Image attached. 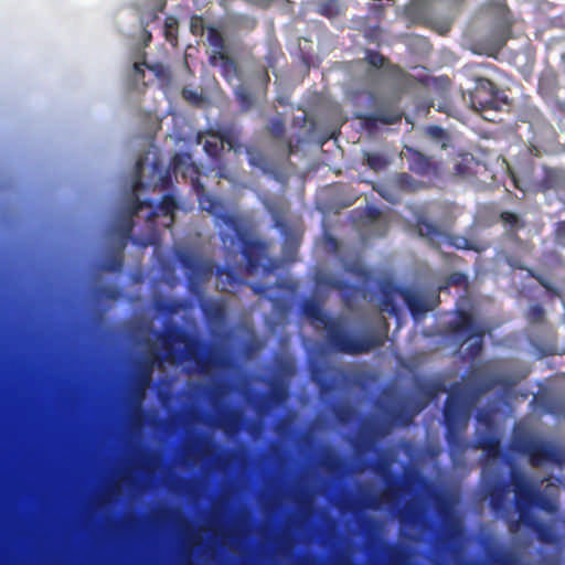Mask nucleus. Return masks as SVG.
Masks as SVG:
<instances>
[{
  "mask_svg": "<svg viewBox=\"0 0 565 565\" xmlns=\"http://www.w3.org/2000/svg\"><path fill=\"white\" fill-rule=\"evenodd\" d=\"M508 489L505 484L493 488L490 492V507L497 515L504 518Z\"/></svg>",
  "mask_w": 565,
  "mask_h": 565,
  "instance_id": "obj_26",
  "label": "nucleus"
},
{
  "mask_svg": "<svg viewBox=\"0 0 565 565\" xmlns=\"http://www.w3.org/2000/svg\"><path fill=\"white\" fill-rule=\"evenodd\" d=\"M369 223L365 228V233H362L360 228H358V223L355 222V233L359 231V235L364 239V236H382L385 234L387 230V223L385 217L381 214L380 211L375 209H371L369 212Z\"/></svg>",
  "mask_w": 565,
  "mask_h": 565,
  "instance_id": "obj_21",
  "label": "nucleus"
},
{
  "mask_svg": "<svg viewBox=\"0 0 565 565\" xmlns=\"http://www.w3.org/2000/svg\"><path fill=\"white\" fill-rule=\"evenodd\" d=\"M440 392H446L443 383H433L422 388L418 398L409 396L383 395L377 401L381 418L371 425L374 437H385L395 426L406 427Z\"/></svg>",
  "mask_w": 565,
  "mask_h": 565,
  "instance_id": "obj_2",
  "label": "nucleus"
},
{
  "mask_svg": "<svg viewBox=\"0 0 565 565\" xmlns=\"http://www.w3.org/2000/svg\"><path fill=\"white\" fill-rule=\"evenodd\" d=\"M450 531L452 532L454 535H461L462 529H461L460 522L455 519H451L450 520Z\"/></svg>",
  "mask_w": 565,
  "mask_h": 565,
  "instance_id": "obj_61",
  "label": "nucleus"
},
{
  "mask_svg": "<svg viewBox=\"0 0 565 565\" xmlns=\"http://www.w3.org/2000/svg\"><path fill=\"white\" fill-rule=\"evenodd\" d=\"M512 486L515 492V508L519 512V520L510 523V532L515 533L519 525L524 524L537 533L541 542L554 543L556 539L554 531L536 520L531 514V508L537 507L547 513H554L557 510L555 493H540L535 484L516 470L512 471Z\"/></svg>",
  "mask_w": 565,
  "mask_h": 565,
  "instance_id": "obj_3",
  "label": "nucleus"
},
{
  "mask_svg": "<svg viewBox=\"0 0 565 565\" xmlns=\"http://www.w3.org/2000/svg\"><path fill=\"white\" fill-rule=\"evenodd\" d=\"M536 279L539 280V282H540V284H541V285H542V286H543V287H544L548 292H551V294H553V295H555V296H557V297H559V296H561V294H559L558 289L554 288V287L548 282V280H547V279H545V278H543V277H541V276L536 277Z\"/></svg>",
  "mask_w": 565,
  "mask_h": 565,
  "instance_id": "obj_58",
  "label": "nucleus"
},
{
  "mask_svg": "<svg viewBox=\"0 0 565 565\" xmlns=\"http://www.w3.org/2000/svg\"><path fill=\"white\" fill-rule=\"evenodd\" d=\"M470 92L471 107L478 111L486 109L500 110L508 105V98L495 88L494 84L487 78L476 77L473 86L467 88Z\"/></svg>",
  "mask_w": 565,
  "mask_h": 565,
  "instance_id": "obj_8",
  "label": "nucleus"
},
{
  "mask_svg": "<svg viewBox=\"0 0 565 565\" xmlns=\"http://www.w3.org/2000/svg\"><path fill=\"white\" fill-rule=\"evenodd\" d=\"M154 361H162L159 354H154L153 359L143 360L136 373L135 383L132 387L134 406L138 412H141V403L146 397V392L152 383L153 364Z\"/></svg>",
  "mask_w": 565,
  "mask_h": 565,
  "instance_id": "obj_14",
  "label": "nucleus"
},
{
  "mask_svg": "<svg viewBox=\"0 0 565 565\" xmlns=\"http://www.w3.org/2000/svg\"><path fill=\"white\" fill-rule=\"evenodd\" d=\"M322 326L326 330V344L331 351L353 354V333L345 332L338 318H330Z\"/></svg>",
  "mask_w": 565,
  "mask_h": 565,
  "instance_id": "obj_12",
  "label": "nucleus"
},
{
  "mask_svg": "<svg viewBox=\"0 0 565 565\" xmlns=\"http://www.w3.org/2000/svg\"><path fill=\"white\" fill-rule=\"evenodd\" d=\"M145 206L152 207V201H142L137 195H135L128 206L129 216L132 217L134 215L138 214V212L141 211Z\"/></svg>",
  "mask_w": 565,
  "mask_h": 565,
  "instance_id": "obj_46",
  "label": "nucleus"
},
{
  "mask_svg": "<svg viewBox=\"0 0 565 565\" xmlns=\"http://www.w3.org/2000/svg\"><path fill=\"white\" fill-rule=\"evenodd\" d=\"M487 375H473L465 382L455 383L445 404L444 417L447 427L446 439L455 466L463 463L465 454L470 444L465 439L463 433L468 427L472 407L479 398L504 382L497 367Z\"/></svg>",
  "mask_w": 565,
  "mask_h": 565,
  "instance_id": "obj_1",
  "label": "nucleus"
},
{
  "mask_svg": "<svg viewBox=\"0 0 565 565\" xmlns=\"http://www.w3.org/2000/svg\"><path fill=\"white\" fill-rule=\"evenodd\" d=\"M243 257L246 263V269L253 273L258 269L262 264L264 245L258 241H246L242 249Z\"/></svg>",
  "mask_w": 565,
  "mask_h": 565,
  "instance_id": "obj_18",
  "label": "nucleus"
},
{
  "mask_svg": "<svg viewBox=\"0 0 565 565\" xmlns=\"http://www.w3.org/2000/svg\"><path fill=\"white\" fill-rule=\"evenodd\" d=\"M134 230V221L131 216L126 217L120 225V233L125 238H129L131 236Z\"/></svg>",
  "mask_w": 565,
  "mask_h": 565,
  "instance_id": "obj_52",
  "label": "nucleus"
},
{
  "mask_svg": "<svg viewBox=\"0 0 565 565\" xmlns=\"http://www.w3.org/2000/svg\"><path fill=\"white\" fill-rule=\"evenodd\" d=\"M436 509L440 515L448 518L451 516L457 503L458 494L456 492L447 491L436 494Z\"/></svg>",
  "mask_w": 565,
  "mask_h": 565,
  "instance_id": "obj_24",
  "label": "nucleus"
},
{
  "mask_svg": "<svg viewBox=\"0 0 565 565\" xmlns=\"http://www.w3.org/2000/svg\"><path fill=\"white\" fill-rule=\"evenodd\" d=\"M402 154L407 160L409 169L418 174H429L434 170L430 160L412 148L406 147Z\"/></svg>",
  "mask_w": 565,
  "mask_h": 565,
  "instance_id": "obj_20",
  "label": "nucleus"
},
{
  "mask_svg": "<svg viewBox=\"0 0 565 565\" xmlns=\"http://www.w3.org/2000/svg\"><path fill=\"white\" fill-rule=\"evenodd\" d=\"M235 97L242 111L250 110L255 104L252 92L244 85H239L235 89Z\"/></svg>",
  "mask_w": 565,
  "mask_h": 565,
  "instance_id": "obj_33",
  "label": "nucleus"
},
{
  "mask_svg": "<svg viewBox=\"0 0 565 565\" xmlns=\"http://www.w3.org/2000/svg\"><path fill=\"white\" fill-rule=\"evenodd\" d=\"M380 291L381 313L398 316L395 299L401 298L406 303L416 321H419L429 310H433L437 300L435 294L427 295L415 288H398L391 281L381 282Z\"/></svg>",
  "mask_w": 565,
  "mask_h": 565,
  "instance_id": "obj_5",
  "label": "nucleus"
},
{
  "mask_svg": "<svg viewBox=\"0 0 565 565\" xmlns=\"http://www.w3.org/2000/svg\"><path fill=\"white\" fill-rule=\"evenodd\" d=\"M252 290L255 295L267 297L268 291L271 289L270 286L264 284H253Z\"/></svg>",
  "mask_w": 565,
  "mask_h": 565,
  "instance_id": "obj_56",
  "label": "nucleus"
},
{
  "mask_svg": "<svg viewBox=\"0 0 565 565\" xmlns=\"http://www.w3.org/2000/svg\"><path fill=\"white\" fill-rule=\"evenodd\" d=\"M210 139L203 143L204 151L213 159H217L223 150L221 132H209Z\"/></svg>",
  "mask_w": 565,
  "mask_h": 565,
  "instance_id": "obj_30",
  "label": "nucleus"
},
{
  "mask_svg": "<svg viewBox=\"0 0 565 565\" xmlns=\"http://www.w3.org/2000/svg\"><path fill=\"white\" fill-rule=\"evenodd\" d=\"M426 135L437 141V142H440L441 143V148H446V139H447V132L438 127V126H428L426 128Z\"/></svg>",
  "mask_w": 565,
  "mask_h": 565,
  "instance_id": "obj_44",
  "label": "nucleus"
},
{
  "mask_svg": "<svg viewBox=\"0 0 565 565\" xmlns=\"http://www.w3.org/2000/svg\"><path fill=\"white\" fill-rule=\"evenodd\" d=\"M345 475L348 477L353 476V455H350L345 462Z\"/></svg>",
  "mask_w": 565,
  "mask_h": 565,
  "instance_id": "obj_62",
  "label": "nucleus"
},
{
  "mask_svg": "<svg viewBox=\"0 0 565 565\" xmlns=\"http://www.w3.org/2000/svg\"><path fill=\"white\" fill-rule=\"evenodd\" d=\"M508 30L505 28L499 30L495 32L489 43L487 44V47L484 50V53L493 56L500 52V50L505 45V42L508 40Z\"/></svg>",
  "mask_w": 565,
  "mask_h": 565,
  "instance_id": "obj_31",
  "label": "nucleus"
},
{
  "mask_svg": "<svg viewBox=\"0 0 565 565\" xmlns=\"http://www.w3.org/2000/svg\"><path fill=\"white\" fill-rule=\"evenodd\" d=\"M355 119L360 120L362 129L366 130L370 135L377 131L380 126L395 124L401 119V114L396 110L379 109L374 114L361 116L355 114Z\"/></svg>",
  "mask_w": 565,
  "mask_h": 565,
  "instance_id": "obj_16",
  "label": "nucleus"
},
{
  "mask_svg": "<svg viewBox=\"0 0 565 565\" xmlns=\"http://www.w3.org/2000/svg\"><path fill=\"white\" fill-rule=\"evenodd\" d=\"M341 8L335 0H329L322 2L318 7V12L327 18H333L339 15Z\"/></svg>",
  "mask_w": 565,
  "mask_h": 565,
  "instance_id": "obj_39",
  "label": "nucleus"
},
{
  "mask_svg": "<svg viewBox=\"0 0 565 565\" xmlns=\"http://www.w3.org/2000/svg\"><path fill=\"white\" fill-rule=\"evenodd\" d=\"M99 294L105 298L116 299L119 292L114 288L104 287L100 289Z\"/></svg>",
  "mask_w": 565,
  "mask_h": 565,
  "instance_id": "obj_59",
  "label": "nucleus"
},
{
  "mask_svg": "<svg viewBox=\"0 0 565 565\" xmlns=\"http://www.w3.org/2000/svg\"><path fill=\"white\" fill-rule=\"evenodd\" d=\"M221 139L223 142V146L226 143L230 147V149L237 148V140L231 132H228V131L221 132Z\"/></svg>",
  "mask_w": 565,
  "mask_h": 565,
  "instance_id": "obj_54",
  "label": "nucleus"
},
{
  "mask_svg": "<svg viewBox=\"0 0 565 565\" xmlns=\"http://www.w3.org/2000/svg\"><path fill=\"white\" fill-rule=\"evenodd\" d=\"M513 470L519 471V469H516V468H512V469H511V472H512ZM520 472H521V473H523L526 478H529V480H530L533 484H535V487H536V489H537V491H539L540 493L548 494L550 492H553V493H555L556 498L558 497V488H557V486H555L554 483L548 482V483L546 484L545 489L542 491V490H541V484H543V481H540V483H539L534 478H532L531 476H527L525 472H523V471H521V470H520Z\"/></svg>",
  "mask_w": 565,
  "mask_h": 565,
  "instance_id": "obj_47",
  "label": "nucleus"
},
{
  "mask_svg": "<svg viewBox=\"0 0 565 565\" xmlns=\"http://www.w3.org/2000/svg\"><path fill=\"white\" fill-rule=\"evenodd\" d=\"M244 420L243 414L237 409H233L221 416L220 425L227 433H236L242 429Z\"/></svg>",
  "mask_w": 565,
  "mask_h": 565,
  "instance_id": "obj_27",
  "label": "nucleus"
},
{
  "mask_svg": "<svg viewBox=\"0 0 565 565\" xmlns=\"http://www.w3.org/2000/svg\"><path fill=\"white\" fill-rule=\"evenodd\" d=\"M207 42L218 52H222L225 49L224 36L215 26L207 28Z\"/></svg>",
  "mask_w": 565,
  "mask_h": 565,
  "instance_id": "obj_38",
  "label": "nucleus"
},
{
  "mask_svg": "<svg viewBox=\"0 0 565 565\" xmlns=\"http://www.w3.org/2000/svg\"><path fill=\"white\" fill-rule=\"evenodd\" d=\"M288 398L287 388L282 384H274L267 395L263 396L262 402L257 406L259 413H265L274 406H281Z\"/></svg>",
  "mask_w": 565,
  "mask_h": 565,
  "instance_id": "obj_19",
  "label": "nucleus"
},
{
  "mask_svg": "<svg viewBox=\"0 0 565 565\" xmlns=\"http://www.w3.org/2000/svg\"><path fill=\"white\" fill-rule=\"evenodd\" d=\"M450 327L459 339L470 342L466 349L470 358L473 359L481 353L482 339L487 331V327L482 321L477 320L470 312L459 311Z\"/></svg>",
  "mask_w": 565,
  "mask_h": 565,
  "instance_id": "obj_7",
  "label": "nucleus"
},
{
  "mask_svg": "<svg viewBox=\"0 0 565 565\" xmlns=\"http://www.w3.org/2000/svg\"><path fill=\"white\" fill-rule=\"evenodd\" d=\"M124 267L122 249L110 253L102 265V269L109 273H119Z\"/></svg>",
  "mask_w": 565,
  "mask_h": 565,
  "instance_id": "obj_32",
  "label": "nucleus"
},
{
  "mask_svg": "<svg viewBox=\"0 0 565 565\" xmlns=\"http://www.w3.org/2000/svg\"><path fill=\"white\" fill-rule=\"evenodd\" d=\"M502 218L505 223L510 224L512 227H519L520 218L516 214L505 212L502 214Z\"/></svg>",
  "mask_w": 565,
  "mask_h": 565,
  "instance_id": "obj_57",
  "label": "nucleus"
},
{
  "mask_svg": "<svg viewBox=\"0 0 565 565\" xmlns=\"http://www.w3.org/2000/svg\"><path fill=\"white\" fill-rule=\"evenodd\" d=\"M157 308L158 311L164 315H173L182 308V305L179 301H161L158 303Z\"/></svg>",
  "mask_w": 565,
  "mask_h": 565,
  "instance_id": "obj_48",
  "label": "nucleus"
},
{
  "mask_svg": "<svg viewBox=\"0 0 565 565\" xmlns=\"http://www.w3.org/2000/svg\"><path fill=\"white\" fill-rule=\"evenodd\" d=\"M285 122L281 118H274L267 126L269 135L275 139H280L285 135Z\"/></svg>",
  "mask_w": 565,
  "mask_h": 565,
  "instance_id": "obj_42",
  "label": "nucleus"
},
{
  "mask_svg": "<svg viewBox=\"0 0 565 565\" xmlns=\"http://www.w3.org/2000/svg\"><path fill=\"white\" fill-rule=\"evenodd\" d=\"M466 277L462 274L456 273L448 278V285H462Z\"/></svg>",
  "mask_w": 565,
  "mask_h": 565,
  "instance_id": "obj_60",
  "label": "nucleus"
},
{
  "mask_svg": "<svg viewBox=\"0 0 565 565\" xmlns=\"http://www.w3.org/2000/svg\"><path fill=\"white\" fill-rule=\"evenodd\" d=\"M202 311L213 322H221L225 318V307L221 302H207L202 306Z\"/></svg>",
  "mask_w": 565,
  "mask_h": 565,
  "instance_id": "obj_35",
  "label": "nucleus"
},
{
  "mask_svg": "<svg viewBox=\"0 0 565 565\" xmlns=\"http://www.w3.org/2000/svg\"><path fill=\"white\" fill-rule=\"evenodd\" d=\"M385 337V330H372L366 334L355 330V354L381 347L384 343Z\"/></svg>",
  "mask_w": 565,
  "mask_h": 565,
  "instance_id": "obj_17",
  "label": "nucleus"
},
{
  "mask_svg": "<svg viewBox=\"0 0 565 565\" xmlns=\"http://www.w3.org/2000/svg\"><path fill=\"white\" fill-rule=\"evenodd\" d=\"M511 450L529 457L533 467L543 463L562 466L565 462V449L557 444L533 435H515L510 444Z\"/></svg>",
  "mask_w": 565,
  "mask_h": 565,
  "instance_id": "obj_6",
  "label": "nucleus"
},
{
  "mask_svg": "<svg viewBox=\"0 0 565 565\" xmlns=\"http://www.w3.org/2000/svg\"><path fill=\"white\" fill-rule=\"evenodd\" d=\"M200 206L202 210H205L210 214L220 218L225 225L231 227H235L237 225L235 216L227 213H221L223 205L218 200L207 196L206 199L200 200Z\"/></svg>",
  "mask_w": 565,
  "mask_h": 565,
  "instance_id": "obj_23",
  "label": "nucleus"
},
{
  "mask_svg": "<svg viewBox=\"0 0 565 565\" xmlns=\"http://www.w3.org/2000/svg\"><path fill=\"white\" fill-rule=\"evenodd\" d=\"M143 66H147L149 70L156 72L157 74H159L160 70L162 68V66L160 64L148 65L146 62H143V63H134L132 68H134V73H135L136 79H141V78L145 77Z\"/></svg>",
  "mask_w": 565,
  "mask_h": 565,
  "instance_id": "obj_49",
  "label": "nucleus"
},
{
  "mask_svg": "<svg viewBox=\"0 0 565 565\" xmlns=\"http://www.w3.org/2000/svg\"><path fill=\"white\" fill-rule=\"evenodd\" d=\"M342 414H343L342 419L345 424L353 423V402H351V401L347 402V404L343 407Z\"/></svg>",
  "mask_w": 565,
  "mask_h": 565,
  "instance_id": "obj_53",
  "label": "nucleus"
},
{
  "mask_svg": "<svg viewBox=\"0 0 565 565\" xmlns=\"http://www.w3.org/2000/svg\"><path fill=\"white\" fill-rule=\"evenodd\" d=\"M177 207L178 203L174 196L171 194L163 195L157 205V210L159 211V213H161L164 216H172Z\"/></svg>",
  "mask_w": 565,
  "mask_h": 565,
  "instance_id": "obj_37",
  "label": "nucleus"
},
{
  "mask_svg": "<svg viewBox=\"0 0 565 565\" xmlns=\"http://www.w3.org/2000/svg\"><path fill=\"white\" fill-rule=\"evenodd\" d=\"M542 186L544 190H555L559 200L565 202V173L563 170H545Z\"/></svg>",
  "mask_w": 565,
  "mask_h": 565,
  "instance_id": "obj_22",
  "label": "nucleus"
},
{
  "mask_svg": "<svg viewBox=\"0 0 565 565\" xmlns=\"http://www.w3.org/2000/svg\"><path fill=\"white\" fill-rule=\"evenodd\" d=\"M160 339L168 359L174 354L173 344L183 343L184 359L193 363L202 374L209 373L217 364L216 355L207 343L192 337L180 326L172 324L168 327Z\"/></svg>",
  "mask_w": 565,
  "mask_h": 565,
  "instance_id": "obj_4",
  "label": "nucleus"
},
{
  "mask_svg": "<svg viewBox=\"0 0 565 565\" xmlns=\"http://www.w3.org/2000/svg\"><path fill=\"white\" fill-rule=\"evenodd\" d=\"M179 21L174 15H167L163 23L164 39L175 46L178 44Z\"/></svg>",
  "mask_w": 565,
  "mask_h": 565,
  "instance_id": "obj_34",
  "label": "nucleus"
},
{
  "mask_svg": "<svg viewBox=\"0 0 565 565\" xmlns=\"http://www.w3.org/2000/svg\"><path fill=\"white\" fill-rule=\"evenodd\" d=\"M365 161L374 171H381L387 166L386 158L381 153H365Z\"/></svg>",
  "mask_w": 565,
  "mask_h": 565,
  "instance_id": "obj_40",
  "label": "nucleus"
},
{
  "mask_svg": "<svg viewBox=\"0 0 565 565\" xmlns=\"http://www.w3.org/2000/svg\"><path fill=\"white\" fill-rule=\"evenodd\" d=\"M355 281L360 278L364 279L366 282L371 278V273L367 270L364 265L360 262V259L355 256ZM358 291V287L355 286V292Z\"/></svg>",
  "mask_w": 565,
  "mask_h": 565,
  "instance_id": "obj_50",
  "label": "nucleus"
},
{
  "mask_svg": "<svg viewBox=\"0 0 565 565\" xmlns=\"http://www.w3.org/2000/svg\"><path fill=\"white\" fill-rule=\"evenodd\" d=\"M327 286L339 291H345V305L348 308H352L353 299V284L347 280H343L338 277H329L326 281Z\"/></svg>",
  "mask_w": 565,
  "mask_h": 565,
  "instance_id": "obj_28",
  "label": "nucleus"
},
{
  "mask_svg": "<svg viewBox=\"0 0 565 565\" xmlns=\"http://www.w3.org/2000/svg\"><path fill=\"white\" fill-rule=\"evenodd\" d=\"M557 237L562 245H565V222L561 223L557 228Z\"/></svg>",
  "mask_w": 565,
  "mask_h": 565,
  "instance_id": "obj_63",
  "label": "nucleus"
},
{
  "mask_svg": "<svg viewBox=\"0 0 565 565\" xmlns=\"http://www.w3.org/2000/svg\"><path fill=\"white\" fill-rule=\"evenodd\" d=\"M190 32L194 36H202L205 32L204 19L202 15L192 14L190 18Z\"/></svg>",
  "mask_w": 565,
  "mask_h": 565,
  "instance_id": "obj_45",
  "label": "nucleus"
},
{
  "mask_svg": "<svg viewBox=\"0 0 565 565\" xmlns=\"http://www.w3.org/2000/svg\"><path fill=\"white\" fill-rule=\"evenodd\" d=\"M343 565H353V531H345Z\"/></svg>",
  "mask_w": 565,
  "mask_h": 565,
  "instance_id": "obj_43",
  "label": "nucleus"
},
{
  "mask_svg": "<svg viewBox=\"0 0 565 565\" xmlns=\"http://www.w3.org/2000/svg\"><path fill=\"white\" fill-rule=\"evenodd\" d=\"M217 276L226 275L228 285L234 286L237 282V278L232 269L218 268L216 271Z\"/></svg>",
  "mask_w": 565,
  "mask_h": 565,
  "instance_id": "obj_55",
  "label": "nucleus"
},
{
  "mask_svg": "<svg viewBox=\"0 0 565 565\" xmlns=\"http://www.w3.org/2000/svg\"><path fill=\"white\" fill-rule=\"evenodd\" d=\"M543 316H544V310L539 305L532 306L529 310V319L531 322L542 321Z\"/></svg>",
  "mask_w": 565,
  "mask_h": 565,
  "instance_id": "obj_51",
  "label": "nucleus"
},
{
  "mask_svg": "<svg viewBox=\"0 0 565 565\" xmlns=\"http://www.w3.org/2000/svg\"><path fill=\"white\" fill-rule=\"evenodd\" d=\"M182 95L188 100H199L200 99V97L196 94V92L183 89Z\"/></svg>",
  "mask_w": 565,
  "mask_h": 565,
  "instance_id": "obj_64",
  "label": "nucleus"
},
{
  "mask_svg": "<svg viewBox=\"0 0 565 565\" xmlns=\"http://www.w3.org/2000/svg\"><path fill=\"white\" fill-rule=\"evenodd\" d=\"M418 233L425 237L431 246L443 247L451 246L457 249H473L472 244L463 236H451L446 231L435 224L419 220L417 224Z\"/></svg>",
  "mask_w": 565,
  "mask_h": 565,
  "instance_id": "obj_11",
  "label": "nucleus"
},
{
  "mask_svg": "<svg viewBox=\"0 0 565 565\" xmlns=\"http://www.w3.org/2000/svg\"><path fill=\"white\" fill-rule=\"evenodd\" d=\"M302 313L311 321L320 324L326 323L329 317L322 309L321 305L315 299H307L302 303Z\"/></svg>",
  "mask_w": 565,
  "mask_h": 565,
  "instance_id": "obj_25",
  "label": "nucleus"
},
{
  "mask_svg": "<svg viewBox=\"0 0 565 565\" xmlns=\"http://www.w3.org/2000/svg\"><path fill=\"white\" fill-rule=\"evenodd\" d=\"M399 494L398 487L391 480L386 481V487L382 492L362 493L361 489L355 483V508L358 504L363 503L366 508L372 510L391 511L396 508Z\"/></svg>",
  "mask_w": 565,
  "mask_h": 565,
  "instance_id": "obj_10",
  "label": "nucleus"
},
{
  "mask_svg": "<svg viewBox=\"0 0 565 565\" xmlns=\"http://www.w3.org/2000/svg\"><path fill=\"white\" fill-rule=\"evenodd\" d=\"M177 258L182 268L186 271L188 280L191 285L203 282L213 274L211 263L202 259L196 254L181 250L178 253Z\"/></svg>",
  "mask_w": 565,
  "mask_h": 565,
  "instance_id": "obj_13",
  "label": "nucleus"
},
{
  "mask_svg": "<svg viewBox=\"0 0 565 565\" xmlns=\"http://www.w3.org/2000/svg\"><path fill=\"white\" fill-rule=\"evenodd\" d=\"M365 58L367 60L369 76L376 81L382 75L385 58L383 55L374 52H365Z\"/></svg>",
  "mask_w": 565,
  "mask_h": 565,
  "instance_id": "obj_29",
  "label": "nucleus"
},
{
  "mask_svg": "<svg viewBox=\"0 0 565 565\" xmlns=\"http://www.w3.org/2000/svg\"><path fill=\"white\" fill-rule=\"evenodd\" d=\"M322 239H323V247L328 253L333 254V255L339 254L341 244L337 237H334L331 233L326 231V232H323Z\"/></svg>",
  "mask_w": 565,
  "mask_h": 565,
  "instance_id": "obj_41",
  "label": "nucleus"
},
{
  "mask_svg": "<svg viewBox=\"0 0 565 565\" xmlns=\"http://www.w3.org/2000/svg\"><path fill=\"white\" fill-rule=\"evenodd\" d=\"M391 182L398 189L405 190V191H416L420 185L419 182L414 180L407 173H398V174L394 175L391 179Z\"/></svg>",
  "mask_w": 565,
  "mask_h": 565,
  "instance_id": "obj_36",
  "label": "nucleus"
},
{
  "mask_svg": "<svg viewBox=\"0 0 565 565\" xmlns=\"http://www.w3.org/2000/svg\"><path fill=\"white\" fill-rule=\"evenodd\" d=\"M331 366L320 362L310 364V380L317 385L320 398L330 401L334 397L337 382L330 376Z\"/></svg>",
  "mask_w": 565,
  "mask_h": 565,
  "instance_id": "obj_15",
  "label": "nucleus"
},
{
  "mask_svg": "<svg viewBox=\"0 0 565 565\" xmlns=\"http://www.w3.org/2000/svg\"><path fill=\"white\" fill-rule=\"evenodd\" d=\"M477 420L482 426L477 429L475 449H482L488 461L497 460L501 456L500 437L492 425V417L486 411H479Z\"/></svg>",
  "mask_w": 565,
  "mask_h": 565,
  "instance_id": "obj_9",
  "label": "nucleus"
}]
</instances>
